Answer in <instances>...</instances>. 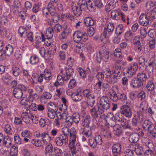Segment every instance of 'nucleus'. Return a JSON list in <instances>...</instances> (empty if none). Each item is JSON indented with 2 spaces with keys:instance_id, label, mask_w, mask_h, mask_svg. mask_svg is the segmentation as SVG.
Masks as SVG:
<instances>
[{
  "instance_id": "64",
  "label": "nucleus",
  "mask_w": 156,
  "mask_h": 156,
  "mask_svg": "<svg viewBox=\"0 0 156 156\" xmlns=\"http://www.w3.org/2000/svg\"><path fill=\"white\" fill-rule=\"evenodd\" d=\"M68 35V32L67 31L66 29L65 28L64 31L59 35L61 41H63L64 39H66Z\"/></svg>"
},
{
  "instance_id": "11",
  "label": "nucleus",
  "mask_w": 156,
  "mask_h": 156,
  "mask_svg": "<svg viewBox=\"0 0 156 156\" xmlns=\"http://www.w3.org/2000/svg\"><path fill=\"white\" fill-rule=\"evenodd\" d=\"M32 116V112L28 108H25L21 114L23 121L26 123H29Z\"/></svg>"
},
{
  "instance_id": "31",
  "label": "nucleus",
  "mask_w": 156,
  "mask_h": 156,
  "mask_svg": "<svg viewBox=\"0 0 156 156\" xmlns=\"http://www.w3.org/2000/svg\"><path fill=\"white\" fill-rule=\"evenodd\" d=\"M113 130L114 134L118 136H120L122 132V128L119 124L115 125L113 128Z\"/></svg>"
},
{
  "instance_id": "4",
  "label": "nucleus",
  "mask_w": 156,
  "mask_h": 156,
  "mask_svg": "<svg viewBox=\"0 0 156 156\" xmlns=\"http://www.w3.org/2000/svg\"><path fill=\"white\" fill-rule=\"evenodd\" d=\"M114 29V24L109 23L106 27H105L104 30L101 34V41L104 43H106L108 42V38L112 34Z\"/></svg>"
},
{
  "instance_id": "34",
  "label": "nucleus",
  "mask_w": 156,
  "mask_h": 156,
  "mask_svg": "<svg viewBox=\"0 0 156 156\" xmlns=\"http://www.w3.org/2000/svg\"><path fill=\"white\" fill-rule=\"evenodd\" d=\"M139 135L136 133L131 134L129 137V141L133 144H135L139 140Z\"/></svg>"
},
{
  "instance_id": "18",
  "label": "nucleus",
  "mask_w": 156,
  "mask_h": 156,
  "mask_svg": "<svg viewBox=\"0 0 156 156\" xmlns=\"http://www.w3.org/2000/svg\"><path fill=\"white\" fill-rule=\"evenodd\" d=\"M122 146L120 144H114L112 147V154L113 156H121Z\"/></svg>"
},
{
  "instance_id": "20",
  "label": "nucleus",
  "mask_w": 156,
  "mask_h": 156,
  "mask_svg": "<svg viewBox=\"0 0 156 156\" xmlns=\"http://www.w3.org/2000/svg\"><path fill=\"white\" fill-rule=\"evenodd\" d=\"M71 149L70 152H68L66 156H74V155L77 156H80L81 154V148H79L78 146H76L75 147H70Z\"/></svg>"
},
{
  "instance_id": "24",
  "label": "nucleus",
  "mask_w": 156,
  "mask_h": 156,
  "mask_svg": "<svg viewBox=\"0 0 156 156\" xmlns=\"http://www.w3.org/2000/svg\"><path fill=\"white\" fill-rule=\"evenodd\" d=\"M118 0H109L105 6L106 10L107 11H109L115 8L116 6V4L118 3Z\"/></svg>"
},
{
  "instance_id": "15",
  "label": "nucleus",
  "mask_w": 156,
  "mask_h": 156,
  "mask_svg": "<svg viewBox=\"0 0 156 156\" xmlns=\"http://www.w3.org/2000/svg\"><path fill=\"white\" fill-rule=\"evenodd\" d=\"M143 113L139 111L136 114L134 115V117L132 118L131 121L132 125L133 126L138 127V122L139 120H142L143 118Z\"/></svg>"
},
{
  "instance_id": "17",
  "label": "nucleus",
  "mask_w": 156,
  "mask_h": 156,
  "mask_svg": "<svg viewBox=\"0 0 156 156\" xmlns=\"http://www.w3.org/2000/svg\"><path fill=\"white\" fill-rule=\"evenodd\" d=\"M138 69V65L137 64L134 62L131 63L126 71L127 73L131 76L134 75Z\"/></svg>"
},
{
  "instance_id": "40",
  "label": "nucleus",
  "mask_w": 156,
  "mask_h": 156,
  "mask_svg": "<svg viewBox=\"0 0 156 156\" xmlns=\"http://www.w3.org/2000/svg\"><path fill=\"white\" fill-rule=\"evenodd\" d=\"M80 42H85L88 39V37L86 32L79 31Z\"/></svg>"
},
{
  "instance_id": "3",
  "label": "nucleus",
  "mask_w": 156,
  "mask_h": 156,
  "mask_svg": "<svg viewBox=\"0 0 156 156\" xmlns=\"http://www.w3.org/2000/svg\"><path fill=\"white\" fill-rule=\"evenodd\" d=\"M62 133L63 134L56 137L55 139L56 144L59 146H61L63 144H66L68 142L69 129L67 127L64 128H63Z\"/></svg>"
},
{
  "instance_id": "39",
  "label": "nucleus",
  "mask_w": 156,
  "mask_h": 156,
  "mask_svg": "<svg viewBox=\"0 0 156 156\" xmlns=\"http://www.w3.org/2000/svg\"><path fill=\"white\" fill-rule=\"evenodd\" d=\"M11 73L14 76L17 77L20 74V71L19 67L15 65H13L12 66Z\"/></svg>"
},
{
  "instance_id": "16",
  "label": "nucleus",
  "mask_w": 156,
  "mask_h": 156,
  "mask_svg": "<svg viewBox=\"0 0 156 156\" xmlns=\"http://www.w3.org/2000/svg\"><path fill=\"white\" fill-rule=\"evenodd\" d=\"M129 148L132 149L138 155H140L144 153L142 147L137 144H131L129 145Z\"/></svg>"
},
{
  "instance_id": "43",
  "label": "nucleus",
  "mask_w": 156,
  "mask_h": 156,
  "mask_svg": "<svg viewBox=\"0 0 156 156\" xmlns=\"http://www.w3.org/2000/svg\"><path fill=\"white\" fill-rule=\"evenodd\" d=\"M134 36V34L133 33L132 31L130 30L126 31L124 35L125 38L126 40L127 41L132 40Z\"/></svg>"
},
{
  "instance_id": "46",
  "label": "nucleus",
  "mask_w": 156,
  "mask_h": 156,
  "mask_svg": "<svg viewBox=\"0 0 156 156\" xmlns=\"http://www.w3.org/2000/svg\"><path fill=\"white\" fill-rule=\"evenodd\" d=\"M112 91V93H110V99L113 102H117L118 100L119 95H117L114 90L113 89Z\"/></svg>"
},
{
  "instance_id": "56",
  "label": "nucleus",
  "mask_w": 156,
  "mask_h": 156,
  "mask_svg": "<svg viewBox=\"0 0 156 156\" xmlns=\"http://www.w3.org/2000/svg\"><path fill=\"white\" fill-rule=\"evenodd\" d=\"M77 70L81 78L84 79L86 78L87 74L85 70H83L81 67H78Z\"/></svg>"
},
{
  "instance_id": "51",
  "label": "nucleus",
  "mask_w": 156,
  "mask_h": 156,
  "mask_svg": "<svg viewBox=\"0 0 156 156\" xmlns=\"http://www.w3.org/2000/svg\"><path fill=\"white\" fill-rule=\"evenodd\" d=\"M18 31L21 37H25L27 36V30L24 26L20 27Z\"/></svg>"
},
{
  "instance_id": "38",
  "label": "nucleus",
  "mask_w": 156,
  "mask_h": 156,
  "mask_svg": "<svg viewBox=\"0 0 156 156\" xmlns=\"http://www.w3.org/2000/svg\"><path fill=\"white\" fill-rule=\"evenodd\" d=\"M84 23L85 25L87 27L93 26L94 23V20L89 17H86L84 19Z\"/></svg>"
},
{
  "instance_id": "48",
  "label": "nucleus",
  "mask_w": 156,
  "mask_h": 156,
  "mask_svg": "<svg viewBox=\"0 0 156 156\" xmlns=\"http://www.w3.org/2000/svg\"><path fill=\"white\" fill-rule=\"evenodd\" d=\"M112 55H114L117 58H120L122 57V52L121 49L119 48H117L112 52Z\"/></svg>"
},
{
  "instance_id": "47",
  "label": "nucleus",
  "mask_w": 156,
  "mask_h": 156,
  "mask_svg": "<svg viewBox=\"0 0 156 156\" xmlns=\"http://www.w3.org/2000/svg\"><path fill=\"white\" fill-rule=\"evenodd\" d=\"M136 77L141 81L142 82H143V81H145L147 79L146 74L144 73H138Z\"/></svg>"
},
{
  "instance_id": "60",
  "label": "nucleus",
  "mask_w": 156,
  "mask_h": 156,
  "mask_svg": "<svg viewBox=\"0 0 156 156\" xmlns=\"http://www.w3.org/2000/svg\"><path fill=\"white\" fill-rule=\"evenodd\" d=\"M148 103L146 101H143L141 102L140 105V108L143 112L146 111L148 107Z\"/></svg>"
},
{
  "instance_id": "33",
  "label": "nucleus",
  "mask_w": 156,
  "mask_h": 156,
  "mask_svg": "<svg viewBox=\"0 0 156 156\" xmlns=\"http://www.w3.org/2000/svg\"><path fill=\"white\" fill-rule=\"evenodd\" d=\"M13 52V48L10 44L7 45L5 47V49L4 50V54H5L8 56L10 55Z\"/></svg>"
},
{
  "instance_id": "53",
  "label": "nucleus",
  "mask_w": 156,
  "mask_h": 156,
  "mask_svg": "<svg viewBox=\"0 0 156 156\" xmlns=\"http://www.w3.org/2000/svg\"><path fill=\"white\" fill-rule=\"evenodd\" d=\"M56 47L54 44H52L50 48L48 49L46 54L49 55H54L56 52Z\"/></svg>"
},
{
  "instance_id": "13",
  "label": "nucleus",
  "mask_w": 156,
  "mask_h": 156,
  "mask_svg": "<svg viewBox=\"0 0 156 156\" xmlns=\"http://www.w3.org/2000/svg\"><path fill=\"white\" fill-rule=\"evenodd\" d=\"M88 141L90 146L93 148H95L98 144L101 145L103 142L102 137L98 134L95 136L94 140L89 138Z\"/></svg>"
},
{
  "instance_id": "54",
  "label": "nucleus",
  "mask_w": 156,
  "mask_h": 156,
  "mask_svg": "<svg viewBox=\"0 0 156 156\" xmlns=\"http://www.w3.org/2000/svg\"><path fill=\"white\" fill-rule=\"evenodd\" d=\"M52 16L51 20L55 23H57L60 19V16L58 13H56L55 12L50 14Z\"/></svg>"
},
{
  "instance_id": "26",
  "label": "nucleus",
  "mask_w": 156,
  "mask_h": 156,
  "mask_svg": "<svg viewBox=\"0 0 156 156\" xmlns=\"http://www.w3.org/2000/svg\"><path fill=\"white\" fill-rule=\"evenodd\" d=\"M81 133L87 137L91 136L92 134L91 128L90 127H84L81 129Z\"/></svg>"
},
{
  "instance_id": "42",
  "label": "nucleus",
  "mask_w": 156,
  "mask_h": 156,
  "mask_svg": "<svg viewBox=\"0 0 156 156\" xmlns=\"http://www.w3.org/2000/svg\"><path fill=\"white\" fill-rule=\"evenodd\" d=\"M82 9L79 7L75 6L73 7L72 10L73 14L76 16H79L81 14Z\"/></svg>"
},
{
  "instance_id": "62",
  "label": "nucleus",
  "mask_w": 156,
  "mask_h": 156,
  "mask_svg": "<svg viewBox=\"0 0 156 156\" xmlns=\"http://www.w3.org/2000/svg\"><path fill=\"white\" fill-rule=\"evenodd\" d=\"M18 152V147L14 146L11 149L10 155V156H16L17 155Z\"/></svg>"
},
{
  "instance_id": "35",
  "label": "nucleus",
  "mask_w": 156,
  "mask_h": 156,
  "mask_svg": "<svg viewBox=\"0 0 156 156\" xmlns=\"http://www.w3.org/2000/svg\"><path fill=\"white\" fill-rule=\"evenodd\" d=\"M47 110L54 111L57 112L58 110V105L56 103L50 102L47 104Z\"/></svg>"
},
{
  "instance_id": "49",
  "label": "nucleus",
  "mask_w": 156,
  "mask_h": 156,
  "mask_svg": "<svg viewBox=\"0 0 156 156\" xmlns=\"http://www.w3.org/2000/svg\"><path fill=\"white\" fill-rule=\"evenodd\" d=\"M92 0H87V7L90 11L94 9L95 7Z\"/></svg>"
},
{
  "instance_id": "50",
  "label": "nucleus",
  "mask_w": 156,
  "mask_h": 156,
  "mask_svg": "<svg viewBox=\"0 0 156 156\" xmlns=\"http://www.w3.org/2000/svg\"><path fill=\"white\" fill-rule=\"evenodd\" d=\"M146 87L148 91H152L155 88L154 83L151 80H149L146 85Z\"/></svg>"
},
{
  "instance_id": "2",
  "label": "nucleus",
  "mask_w": 156,
  "mask_h": 156,
  "mask_svg": "<svg viewBox=\"0 0 156 156\" xmlns=\"http://www.w3.org/2000/svg\"><path fill=\"white\" fill-rule=\"evenodd\" d=\"M103 73L106 75V78L110 77L109 82L112 84L117 82V80L121 78L122 75L121 70L119 66L117 65L113 66L112 74L111 70L108 68L104 69Z\"/></svg>"
},
{
  "instance_id": "59",
  "label": "nucleus",
  "mask_w": 156,
  "mask_h": 156,
  "mask_svg": "<svg viewBox=\"0 0 156 156\" xmlns=\"http://www.w3.org/2000/svg\"><path fill=\"white\" fill-rule=\"evenodd\" d=\"M120 112H118L115 114V116H114V119L116 121L120 122L124 118Z\"/></svg>"
},
{
  "instance_id": "28",
  "label": "nucleus",
  "mask_w": 156,
  "mask_h": 156,
  "mask_svg": "<svg viewBox=\"0 0 156 156\" xmlns=\"http://www.w3.org/2000/svg\"><path fill=\"white\" fill-rule=\"evenodd\" d=\"M154 126L152 123L148 120H145L142 124L143 129L145 130H150Z\"/></svg>"
},
{
  "instance_id": "58",
  "label": "nucleus",
  "mask_w": 156,
  "mask_h": 156,
  "mask_svg": "<svg viewBox=\"0 0 156 156\" xmlns=\"http://www.w3.org/2000/svg\"><path fill=\"white\" fill-rule=\"evenodd\" d=\"M39 61V59L37 56L33 55L31 56L30 59V62L32 65L37 64Z\"/></svg>"
},
{
  "instance_id": "25",
  "label": "nucleus",
  "mask_w": 156,
  "mask_h": 156,
  "mask_svg": "<svg viewBox=\"0 0 156 156\" xmlns=\"http://www.w3.org/2000/svg\"><path fill=\"white\" fill-rule=\"evenodd\" d=\"M147 69L148 72L151 74H152L154 71H156V60L149 61Z\"/></svg>"
},
{
  "instance_id": "55",
  "label": "nucleus",
  "mask_w": 156,
  "mask_h": 156,
  "mask_svg": "<svg viewBox=\"0 0 156 156\" xmlns=\"http://www.w3.org/2000/svg\"><path fill=\"white\" fill-rule=\"evenodd\" d=\"M54 31L52 28L47 29L46 31L45 35L47 38H51L53 35Z\"/></svg>"
},
{
  "instance_id": "27",
  "label": "nucleus",
  "mask_w": 156,
  "mask_h": 156,
  "mask_svg": "<svg viewBox=\"0 0 156 156\" xmlns=\"http://www.w3.org/2000/svg\"><path fill=\"white\" fill-rule=\"evenodd\" d=\"M91 122V117L88 115L83 117L82 123V125L84 127H90V124Z\"/></svg>"
},
{
  "instance_id": "29",
  "label": "nucleus",
  "mask_w": 156,
  "mask_h": 156,
  "mask_svg": "<svg viewBox=\"0 0 156 156\" xmlns=\"http://www.w3.org/2000/svg\"><path fill=\"white\" fill-rule=\"evenodd\" d=\"M41 138L43 142L46 145L50 144V141L51 140V138L47 133H42L41 134Z\"/></svg>"
},
{
  "instance_id": "41",
  "label": "nucleus",
  "mask_w": 156,
  "mask_h": 156,
  "mask_svg": "<svg viewBox=\"0 0 156 156\" xmlns=\"http://www.w3.org/2000/svg\"><path fill=\"white\" fill-rule=\"evenodd\" d=\"M71 117L74 122L76 124L78 123L80 119V116L78 113H73Z\"/></svg>"
},
{
  "instance_id": "45",
  "label": "nucleus",
  "mask_w": 156,
  "mask_h": 156,
  "mask_svg": "<svg viewBox=\"0 0 156 156\" xmlns=\"http://www.w3.org/2000/svg\"><path fill=\"white\" fill-rule=\"evenodd\" d=\"M125 28L124 26L122 24H119L116 27V34L117 35H121L124 31Z\"/></svg>"
},
{
  "instance_id": "36",
  "label": "nucleus",
  "mask_w": 156,
  "mask_h": 156,
  "mask_svg": "<svg viewBox=\"0 0 156 156\" xmlns=\"http://www.w3.org/2000/svg\"><path fill=\"white\" fill-rule=\"evenodd\" d=\"M63 80L62 75H58L57 78V81L54 84L55 87H57L58 86H62L64 83V81H66Z\"/></svg>"
},
{
  "instance_id": "6",
  "label": "nucleus",
  "mask_w": 156,
  "mask_h": 156,
  "mask_svg": "<svg viewBox=\"0 0 156 156\" xmlns=\"http://www.w3.org/2000/svg\"><path fill=\"white\" fill-rule=\"evenodd\" d=\"M96 59L99 63H101L102 60L107 62L108 61L109 52L107 49L102 48L98 52L96 53Z\"/></svg>"
},
{
  "instance_id": "12",
  "label": "nucleus",
  "mask_w": 156,
  "mask_h": 156,
  "mask_svg": "<svg viewBox=\"0 0 156 156\" xmlns=\"http://www.w3.org/2000/svg\"><path fill=\"white\" fill-rule=\"evenodd\" d=\"M120 112L123 115L127 118H131L132 116V110L128 105H124L120 108Z\"/></svg>"
},
{
  "instance_id": "9",
  "label": "nucleus",
  "mask_w": 156,
  "mask_h": 156,
  "mask_svg": "<svg viewBox=\"0 0 156 156\" xmlns=\"http://www.w3.org/2000/svg\"><path fill=\"white\" fill-rule=\"evenodd\" d=\"M27 90V88L25 86L21 84L15 88L13 90L12 92L14 97L17 99H19L22 97L23 91H26Z\"/></svg>"
},
{
  "instance_id": "44",
  "label": "nucleus",
  "mask_w": 156,
  "mask_h": 156,
  "mask_svg": "<svg viewBox=\"0 0 156 156\" xmlns=\"http://www.w3.org/2000/svg\"><path fill=\"white\" fill-rule=\"evenodd\" d=\"M139 67L142 70L145 68V58L143 56L140 57L138 60Z\"/></svg>"
},
{
  "instance_id": "21",
  "label": "nucleus",
  "mask_w": 156,
  "mask_h": 156,
  "mask_svg": "<svg viewBox=\"0 0 156 156\" xmlns=\"http://www.w3.org/2000/svg\"><path fill=\"white\" fill-rule=\"evenodd\" d=\"M130 85L133 88L136 89L141 87L143 83L137 77H135L131 80Z\"/></svg>"
},
{
  "instance_id": "10",
  "label": "nucleus",
  "mask_w": 156,
  "mask_h": 156,
  "mask_svg": "<svg viewBox=\"0 0 156 156\" xmlns=\"http://www.w3.org/2000/svg\"><path fill=\"white\" fill-rule=\"evenodd\" d=\"M154 20L148 13H142L140 16L138 21L140 24L144 26H147L149 24V21Z\"/></svg>"
},
{
  "instance_id": "8",
  "label": "nucleus",
  "mask_w": 156,
  "mask_h": 156,
  "mask_svg": "<svg viewBox=\"0 0 156 156\" xmlns=\"http://www.w3.org/2000/svg\"><path fill=\"white\" fill-rule=\"evenodd\" d=\"M111 16L112 19L114 20L118 21L121 20L123 22H126V16L120 9H114L112 11Z\"/></svg>"
},
{
  "instance_id": "7",
  "label": "nucleus",
  "mask_w": 156,
  "mask_h": 156,
  "mask_svg": "<svg viewBox=\"0 0 156 156\" xmlns=\"http://www.w3.org/2000/svg\"><path fill=\"white\" fill-rule=\"evenodd\" d=\"M69 139V146L70 147H75L77 145L79 148H81L77 140L76 132L75 129L72 127L71 129Z\"/></svg>"
},
{
  "instance_id": "22",
  "label": "nucleus",
  "mask_w": 156,
  "mask_h": 156,
  "mask_svg": "<svg viewBox=\"0 0 156 156\" xmlns=\"http://www.w3.org/2000/svg\"><path fill=\"white\" fill-rule=\"evenodd\" d=\"M96 77L98 81L96 83V85L98 88L101 89L102 88V81L104 79V75L103 72H98L96 76Z\"/></svg>"
},
{
  "instance_id": "1",
  "label": "nucleus",
  "mask_w": 156,
  "mask_h": 156,
  "mask_svg": "<svg viewBox=\"0 0 156 156\" xmlns=\"http://www.w3.org/2000/svg\"><path fill=\"white\" fill-rule=\"evenodd\" d=\"M100 105L101 106H96L90 109V112L92 118L95 120L98 118L105 119V112L109 109L110 107V101L106 96H103L100 100Z\"/></svg>"
},
{
  "instance_id": "19",
  "label": "nucleus",
  "mask_w": 156,
  "mask_h": 156,
  "mask_svg": "<svg viewBox=\"0 0 156 156\" xmlns=\"http://www.w3.org/2000/svg\"><path fill=\"white\" fill-rule=\"evenodd\" d=\"M71 96L72 100L76 102L80 101L83 98L81 90L79 89H78L76 92L71 94Z\"/></svg>"
},
{
  "instance_id": "30",
  "label": "nucleus",
  "mask_w": 156,
  "mask_h": 156,
  "mask_svg": "<svg viewBox=\"0 0 156 156\" xmlns=\"http://www.w3.org/2000/svg\"><path fill=\"white\" fill-rule=\"evenodd\" d=\"M120 47L121 51H123L126 52V55H128V52L130 51V47L129 45L126 42H123L120 44Z\"/></svg>"
},
{
  "instance_id": "32",
  "label": "nucleus",
  "mask_w": 156,
  "mask_h": 156,
  "mask_svg": "<svg viewBox=\"0 0 156 156\" xmlns=\"http://www.w3.org/2000/svg\"><path fill=\"white\" fill-rule=\"evenodd\" d=\"M121 125L125 129H128L132 131H134V129L130 125L128 124L127 120L124 118L120 122Z\"/></svg>"
},
{
  "instance_id": "57",
  "label": "nucleus",
  "mask_w": 156,
  "mask_h": 156,
  "mask_svg": "<svg viewBox=\"0 0 156 156\" xmlns=\"http://www.w3.org/2000/svg\"><path fill=\"white\" fill-rule=\"evenodd\" d=\"M73 38L74 41L76 43H79L80 42L79 31L74 32L73 36Z\"/></svg>"
},
{
  "instance_id": "63",
  "label": "nucleus",
  "mask_w": 156,
  "mask_h": 156,
  "mask_svg": "<svg viewBox=\"0 0 156 156\" xmlns=\"http://www.w3.org/2000/svg\"><path fill=\"white\" fill-rule=\"evenodd\" d=\"M54 31L56 33L60 32L62 30V26L59 23L55 24L54 27L52 28Z\"/></svg>"
},
{
  "instance_id": "52",
  "label": "nucleus",
  "mask_w": 156,
  "mask_h": 156,
  "mask_svg": "<svg viewBox=\"0 0 156 156\" xmlns=\"http://www.w3.org/2000/svg\"><path fill=\"white\" fill-rule=\"evenodd\" d=\"M4 131L6 134L9 135H12L13 132L11 126L8 124L5 125Z\"/></svg>"
},
{
  "instance_id": "14",
  "label": "nucleus",
  "mask_w": 156,
  "mask_h": 156,
  "mask_svg": "<svg viewBox=\"0 0 156 156\" xmlns=\"http://www.w3.org/2000/svg\"><path fill=\"white\" fill-rule=\"evenodd\" d=\"M61 73L63 76V80L65 81H68L73 74V69L70 68H64L62 69Z\"/></svg>"
},
{
  "instance_id": "61",
  "label": "nucleus",
  "mask_w": 156,
  "mask_h": 156,
  "mask_svg": "<svg viewBox=\"0 0 156 156\" xmlns=\"http://www.w3.org/2000/svg\"><path fill=\"white\" fill-rule=\"evenodd\" d=\"M53 147L51 144H48L46 145L45 146V153L46 154H50L53 152Z\"/></svg>"
},
{
  "instance_id": "37",
  "label": "nucleus",
  "mask_w": 156,
  "mask_h": 156,
  "mask_svg": "<svg viewBox=\"0 0 156 156\" xmlns=\"http://www.w3.org/2000/svg\"><path fill=\"white\" fill-rule=\"evenodd\" d=\"M83 95L89 99L94 98V96L90 90L89 89H86L83 91Z\"/></svg>"
},
{
  "instance_id": "23",
  "label": "nucleus",
  "mask_w": 156,
  "mask_h": 156,
  "mask_svg": "<svg viewBox=\"0 0 156 156\" xmlns=\"http://www.w3.org/2000/svg\"><path fill=\"white\" fill-rule=\"evenodd\" d=\"M12 142V140L9 136H4V138L0 146H4L8 148H9L11 146Z\"/></svg>"
},
{
  "instance_id": "5",
  "label": "nucleus",
  "mask_w": 156,
  "mask_h": 156,
  "mask_svg": "<svg viewBox=\"0 0 156 156\" xmlns=\"http://www.w3.org/2000/svg\"><path fill=\"white\" fill-rule=\"evenodd\" d=\"M53 77V75L51 70L48 69H45L43 72L38 76V81L41 83L44 80L45 82L48 83Z\"/></svg>"
}]
</instances>
